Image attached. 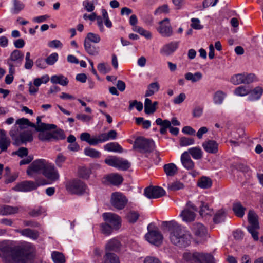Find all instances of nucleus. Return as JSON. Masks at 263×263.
Returning a JSON list of instances; mask_svg holds the SVG:
<instances>
[{
    "label": "nucleus",
    "instance_id": "obj_14",
    "mask_svg": "<svg viewBox=\"0 0 263 263\" xmlns=\"http://www.w3.org/2000/svg\"><path fill=\"white\" fill-rule=\"evenodd\" d=\"M24 54L18 50H14L7 60V64L9 68L15 69V67L20 66L22 63Z\"/></svg>",
    "mask_w": 263,
    "mask_h": 263
},
{
    "label": "nucleus",
    "instance_id": "obj_43",
    "mask_svg": "<svg viewBox=\"0 0 263 263\" xmlns=\"http://www.w3.org/2000/svg\"><path fill=\"white\" fill-rule=\"evenodd\" d=\"M211 179L205 176L201 177L198 181V186L202 189H208L212 186Z\"/></svg>",
    "mask_w": 263,
    "mask_h": 263
},
{
    "label": "nucleus",
    "instance_id": "obj_62",
    "mask_svg": "<svg viewBox=\"0 0 263 263\" xmlns=\"http://www.w3.org/2000/svg\"><path fill=\"white\" fill-rule=\"evenodd\" d=\"M13 12L15 14H17L24 8V5L23 3L17 0H13Z\"/></svg>",
    "mask_w": 263,
    "mask_h": 263
},
{
    "label": "nucleus",
    "instance_id": "obj_29",
    "mask_svg": "<svg viewBox=\"0 0 263 263\" xmlns=\"http://www.w3.org/2000/svg\"><path fill=\"white\" fill-rule=\"evenodd\" d=\"M117 133L115 130H109L108 133H101L99 135V143L107 141L115 140L117 138Z\"/></svg>",
    "mask_w": 263,
    "mask_h": 263
},
{
    "label": "nucleus",
    "instance_id": "obj_15",
    "mask_svg": "<svg viewBox=\"0 0 263 263\" xmlns=\"http://www.w3.org/2000/svg\"><path fill=\"white\" fill-rule=\"evenodd\" d=\"M157 31L163 37H170L173 34L170 20L165 18L159 22Z\"/></svg>",
    "mask_w": 263,
    "mask_h": 263
},
{
    "label": "nucleus",
    "instance_id": "obj_64",
    "mask_svg": "<svg viewBox=\"0 0 263 263\" xmlns=\"http://www.w3.org/2000/svg\"><path fill=\"white\" fill-rule=\"evenodd\" d=\"M170 12V9L168 6L167 4H164L159 7L154 11L155 15H159L162 13L167 14Z\"/></svg>",
    "mask_w": 263,
    "mask_h": 263
},
{
    "label": "nucleus",
    "instance_id": "obj_47",
    "mask_svg": "<svg viewBox=\"0 0 263 263\" xmlns=\"http://www.w3.org/2000/svg\"><path fill=\"white\" fill-rule=\"evenodd\" d=\"M102 16H101L102 18L103 23H104L105 25L108 28H110L112 26V24L111 21L110 20L108 16V14L107 11L104 9H102Z\"/></svg>",
    "mask_w": 263,
    "mask_h": 263
},
{
    "label": "nucleus",
    "instance_id": "obj_42",
    "mask_svg": "<svg viewBox=\"0 0 263 263\" xmlns=\"http://www.w3.org/2000/svg\"><path fill=\"white\" fill-rule=\"evenodd\" d=\"M160 89V85L158 82H154L149 84L147 86L145 96L149 97L158 92Z\"/></svg>",
    "mask_w": 263,
    "mask_h": 263
},
{
    "label": "nucleus",
    "instance_id": "obj_48",
    "mask_svg": "<svg viewBox=\"0 0 263 263\" xmlns=\"http://www.w3.org/2000/svg\"><path fill=\"white\" fill-rule=\"evenodd\" d=\"M258 79L254 73H245L244 72V82L243 84H250L254 82H257Z\"/></svg>",
    "mask_w": 263,
    "mask_h": 263
},
{
    "label": "nucleus",
    "instance_id": "obj_2",
    "mask_svg": "<svg viewBox=\"0 0 263 263\" xmlns=\"http://www.w3.org/2000/svg\"><path fill=\"white\" fill-rule=\"evenodd\" d=\"M163 226L170 232L172 243L179 247L185 248L191 243V235L184 227L174 220L164 221Z\"/></svg>",
    "mask_w": 263,
    "mask_h": 263
},
{
    "label": "nucleus",
    "instance_id": "obj_37",
    "mask_svg": "<svg viewBox=\"0 0 263 263\" xmlns=\"http://www.w3.org/2000/svg\"><path fill=\"white\" fill-rule=\"evenodd\" d=\"M203 77V75L200 72H196L194 73L192 72H187L184 74V78L194 83L200 81Z\"/></svg>",
    "mask_w": 263,
    "mask_h": 263
},
{
    "label": "nucleus",
    "instance_id": "obj_22",
    "mask_svg": "<svg viewBox=\"0 0 263 263\" xmlns=\"http://www.w3.org/2000/svg\"><path fill=\"white\" fill-rule=\"evenodd\" d=\"M248 220L249 225L248 226L247 228L259 229L258 217L253 210H250L249 211Z\"/></svg>",
    "mask_w": 263,
    "mask_h": 263
},
{
    "label": "nucleus",
    "instance_id": "obj_34",
    "mask_svg": "<svg viewBox=\"0 0 263 263\" xmlns=\"http://www.w3.org/2000/svg\"><path fill=\"white\" fill-rule=\"evenodd\" d=\"M232 210L236 216L242 218L245 215L246 208L240 202H236L233 203Z\"/></svg>",
    "mask_w": 263,
    "mask_h": 263
},
{
    "label": "nucleus",
    "instance_id": "obj_32",
    "mask_svg": "<svg viewBox=\"0 0 263 263\" xmlns=\"http://www.w3.org/2000/svg\"><path fill=\"white\" fill-rule=\"evenodd\" d=\"M105 179L107 181L114 185H118L123 181L122 176L117 173L109 174L105 177Z\"/></svg>",
    "mask_w": 263,
    "mask_h": 263
},
{
    "label": "nucleus",
    "instance_id": "obj_3",
    "mask_svg": "<svg viewBox=\"0 0 263 263\" xmlns=\"http://www.w3.org/2000/svg\"><path fill=\"white\" fill-rule=\"evenodd\" d=\"M9 135L14 141V144H19L22 143L31 142L33 140L32 131L27 130L23 132L19 131L16 125H14L9 132Z\"/></svg>",
    "mask_w": 263,
    "mask_h": 263
},
{
    "label": "nucleus",
    "instance_id": "obj_41",
    "mask_svg": "<svg viewBox=\"0 0 263 263\" xmlns=\"http://www.w3.org/2000/svg\"><path fill=\"white\" fill-rule=\"evenodd\" d=\"M250 89L248 87L240 85L236 87L233 91L234 95L238 97H245L249 95Z\"/></svg>",
    "mask_w": 263,
    "mask_h": 263
},
{
    "label": "nucleus",
    "instance_id": "obj_40",
    "mask_svg": "<svg viewBox=\"0 0 263 263\" xmlns=\"http://www.w3.org/2000/svg\"><path fill=\"white\" fill-rule=\"evenodd\" d=\"M163 169L167 176H173L178 172L177 166L172 163L165 164L163 166Z\"/></svg>",
    "mask_w": 263,
    "mask_h": 263
},
{
    "label": "nucleus",
    "instance_id": "obj_28",
    "mask_svg": "<svg viewBox=\"0 0 263 263\" xmlns=\"http://www.w3.org/2000/svg\"><path fill=\"white\" fill-rule=\"evenodd\" d=\"M121 247L120 241L116 238H114L107 241L105 245V251L106 253L109 251H117Z\"/></svg>",
    "mask_w": 263,
    "mask_h": 263
},
{
    "label": "nucleus",
    "instance_id": "obj_49",
    "mask_svg": "<svg viewBox=\"0 0 263 263\" xmlns=\"http://www.w3.org/2000/svg\"><path fill=\"white\" fill-rule=\"evenodd\" d=\"M51 257L54 263H65V262L63 254L59 252L54 251L52 252Z\"/></svg>",
    "mask_w": 263,
    "mask_h": 263
},
{
    "label": "nucleus",
    "instance_id": "obj_46",
    "mask_svg": "<svg viewBox=\"0 0 263 263\" xmlns=\"http://www.w3.org/2000/svg\"><path fill=\"white\" fill-rule=\"evenodd\" d=\"M33 127L35 128V130L39 132L40 133L41 132V131H45L51 129H55L57 126L52 124H46L44 123H41L39 125L35 124V126Z\"/></svg>",
    "mask_w": 263,
    "mask_h": 263
},
{
    "label": "nucleus",
    "instance_id": "obj_20",
    "mask_svg": "<svg viewBox=\"0 0 263 263\" xmlns=\"http://www.w3.org/2000/svg\"><path fill=\"white\" fill-rule=\"evenodd\" d=\"M204 150L208 153L216 154L218 151V143L214 140H206L202 143Z\"/></svg>",
    "mask_w": 263,
    "mask_h": 263
},
{
    "label": "nucleus",
    "instance_id": "obj_8",
    "mask_svg": "<svg viewBox=\"0 0 263 263\" xmlns=\"http://www.w3.org/2000/svg\"><path fill=\"white\" fill-rule=\"evenodd\" d=\"M104 162L107 165L122 171L128 170L130 166L128 160L115 156L107 157Z\"/></svg>",
    "mask_w": 263,
    "mask_h": 263
},
{
    "label": "nucleus",
    "instance_id": "obj_56",
    "mask_svg": "<svg viewBox=\"0 0 263 263\" xmlns=\"http://www.w3.org/2000/svg\"><path fill=\"white\" fill-rule=\"evenodd\" d=\"M38 137L41 141H50L52 140V132L49 130L41 131L39 133Z\"/></svg>",
    "mask_w": 263,
    "mask_h": 263
},
{
    "label": "nucleus",
    "instance_id": "obj_50",
    "mask_svg": "<svg viewBox=\"0 0 263 263\" xmlns=\"http://www.w3.org/2000/svg\"><path fill=\"white\" fill-rule=\"evenodd\" d=\"M104 263H119V258L114 253H106L104 256Z\"/></svg>",
    "mask_w": 263,
    "mask_h": 263
},
{
    "label": "nucleus",
    "instance_id": "obj_1",
    "mask_svg": "<svg viewBox=\"0 0 263 263\" xmlns=\"http://www.w3.org/2000/svg\"><path fill=\"white\" fill-rule=\"evenodd\" d=\"M0 257L6 263H31L34 248L30 243L21 247H14L11 241L5 240L0 243Z\"/></svg>",
    "mask_w": 263,
    "mask_h": 263
},
{
    "label": "nucleus",
    "instance_id": "obj_7",
    "mask_svg": "<svg viewBox=\"0 0 263 263\" xmlns=\"http://www.w3.org/2000/svg\"><path fill=\"white\" fill-rule=\"evenodd\" d=\"M148 232L145 235V239L151 244L156 246H160L163 241V237L158 229L153 223L147 226Z\"/></svg>",
    "mask_w": 263,
    "mask_h": 263
},
{
    "label": "nucleus",
    "instance_id": "obj_13",
    "mask_svg": "<svg viewBox=\"0 0 263 263\" xmlns=\"http://www.w3.org/2000/svg\"><path fill=\"white\" fill-rule=\"evenodd\" d=\"M127 202V199L121 193L115 192L111 194L110 203L114 207L118 210L123 209Z\"/></svg>",
    "mask_w": 263,
    "mask_h": 263
},
{
    "label": "nucleus",
    "instance_id": "obj_5",
    "mask_svg": "<svg viewBox=\"0 0 263 263\" xmlns=\"http://www.w3.org/2000/svg\"><path fill=\"white\" fill-rule=\"evenodd\" d=\"M101 41L100 36L96 33L89 32L87 34L84 41V47L85 51L91 55H97L99 53V48L91 43L97 44Z\"/></svg>",
    "mask_w": 263,
    "mask_h": 263
},
{
    "label": "nucleus",
    "instance_id": "obj_12",
    "mask_svg": "<svg viewBox=\"0 0 263 263\" xmlns=\"http://www.w3.org/2000/svg\"><path fill=\"white\" fill-rule=\"evenodd\" d=\"M66 190L75 194H81L86 192L87 187L81 180H73L68 182L66 185Z\"/></svg>",
    "mask_w": 263,
    "mask_h": 263
},
{
    "label": "nucleus",
    "instance_id": "obj_63",
    "mask_svg": "<svg viewBox=\"0 0 263 263\" xmlns=\"http://www.w3.org/2000/svg\"><path fill=\"white\" fill-rule=\"evenodd\" d=\"M191 22V27L195 30H200L203 28V26L201 25L200 20L197 18H192Z\"/></svg>",
    "mask_w": 263,
    "mask_h": 263
},
{
    "label": "nucleus",
    "instance_id": "obj_61",
    "mask_svg": "<svg viewBox=\"0 0 263 263\" xmlns=\"http://www.w3.org/2000/svg\"><path fill=\"white\" fill-rule=\"evenodd\" d=\"M184 185L181 182L176 181L168 184V189L170 191H175L183 189Z\"/></svg>",
    "mask_w": 263,
    "mask_h": 263
},
{
    "label": "nucleus",
    "instance_id": "obj_26",
    "mask_svg": "<svg viewBox=\"0 0 263 263\" xmlns=\"http://www.w3.org/2000/svg\"><path fill=\"white\" fill-rule=\"evenodd\" d=\"M16 232L20 233L21 235L28 237L32 240H36L39 236V233L37 231L31 230L30 229H16L15 230Z\"/></svg>",
    "mask_w": 263,
    "mask_h": 263
},
{
    "label": "nucleus",
    "instance_id": "obj_16",
    "mask_svg": "<svg viewBox=\"0 0 263 263\" xmlns=\"http://www.w3.org/2000/svg\"><path fill=\"white\" fill-rule=\"evenodd\" d=\"M43 175L50 181V183L57 181L60 177L58 170L53 164L49 162L43 172Z\"/></svg>",
    "mask_w": 263,
    "mask_h": 263
},
{
    "label": "nucleus",
    "instance_id": "obj_58",
    "mask_svg": "<svg viewBox=\"0 0 263 263\" xmlns=\"http://www.w3.org/2000/svg\"><path fill=\"white\" fill-rule=\"evenodd\" d=\"M195 140L192 138L182 137L180 140V145L181 147L187 146L194 144Z\"/></svg>",
    "mask_w": 263,
    "mask_h": 263
},
{
    "label": "nucleus",
    "instance_id": "obj_44",
    "mask_svg": "<svg viewBox=\"0 0 263 263\" xmlns=\"http://www.w3.org/2000/svg\"><path fill=\"white\" fill-rule=\"evenodd\" d=\"M226 97V95L222 91L218 90L213 95V102L216 105L221 104Z\"/></svg>",
    "mask_w": 263,
    "mask_h": 263
},
{
    "label": "nucleus",
    "instance_id": "obj_6",
    "mask_svg": "<svg viewBox=\"0 0 263 263\" xmlns=\"http://www.w3.org/2000/svg\"><path fill=\"white\" fill-rule=\"evenodd\" d=\"M48 161L44 159H39L33 161L28 167L27 174L31 178H35L43 174Z\"/></svg>",
    "mask_w": 263,
    "mask_h": 263
},
{
    "label": "nucleus",
    "instance_id": "obj_24",
    "mask_svg": "<svg viewBox=\"0 0 263 263\" xmlns=\"http://www.w3.org/2000/svg\"><path fill=\"white\" fill-rule=\"evenodd\" d=\"M180 160L183 166L187 170H193L195 166V163L191 158L187 152H183L180 157Z\"/></svg>",
    "mask_w": 263,
    "mask_h": 263
},
{
    "label": "nucleus",
    "instance_id": "obj_9",
    "mask_svg": "<svg viewBox=\"0 0 263 263\" xmlns=\"http://www.w3.org/2000/svg\"><path fill=\"white\" fill-rule=\"evenodd\" d=\"M45 179H36L35 181H26L17 184L13 189L18 192H29L41 185L46 184Z\"/></svg>",
    "mask_w": 263,
    "mask_h": 263
},
{
    "label": "nucleus",
    "instance_id": "obj_39",
    "mask_svg": "<svg viewBox=\"0 0 263 263\" xmlns=\"http://www.w3.org/2000/svg\"><path fill=\"white\" fill-rule=\"evenodd\" d=\"M51 82L53 84H59L62 86H66L68 83L67 78L62 74L53 75L51 77Z\"/></svg>",
    "mask_w": 263,
    "mask_h": 263
},
{
    "label": "nucleus",
    "instance_id": "obj_30",
    "mask_svg": "<svg viewBox=\"0 0 263 263\" xmlns=\"http://www.w3.org/2000/svg\"><path fill=\"white\" fill-rule=\"evenodd\" d=\"M184 152H187L188 155L191 156L195 160H200L203 157V153L199 146L191 147Z\"/></svg>",
    "mask_w": 263,
    "mask_h": 263
},
{
    "label": "nucleus",
    "instance_id": "obj_17",
    "mask_svg": "<svg viewBox=\"0 0 263 263\" xmlns=\"http://www.w3.org/2000/svg\"><path fill=\"white\" fill-rule=\"evenodd\" d=\"M103 218L105 222L110 225L114 230H118L121 224V218L116 214L112 213H105L103 214Z\"/></svg>",
    "mask_w": 263,
    "mask_h": 263
},
{
    "label": "nucleus",
    "instance_id": "obj_27",
    "mask_svg": "<svg viewBox=\"0 0 263 263\" xmlns=\"http://www.w3.org/2000/svg\"><path fill=\"white\" fill-rule=\"evenodd\" d=\"M10 144L11 141L7 137L6 132L4 129H0V152L6 151Z\"/></svg>",
    "mask_w": 263,
    "mask_h": 263
},
{
    "label": "nucleus",
    "instance_id": "obj_53",
    "mask_svg": "<svg viewBox=\"0 0 263 263\" xmlns=\"http://www.w3.org/2000/svg\"><path fill=\"white\" fill-rule=\"evenodd\" d=\"M244 73L236 74L231 77V82L234 85L243 84Z\"/></svg>",
    "mask_w": 263,
    "mask_h": 263
},
{
    "label": "nucleus",
    "instance_id": "obj_38",
    "mask_svg": "<svg viewBox=\"0 0 263 263\" xmlns=\"http://www.w3.org/2000/svg\"><path fill=\"white\" fill-rule=\"evenodd\" d=\"M14 125H16L19 128V131L21 132V130L25 129L29 126L32 127L35 126V124L30 122L26 118H22L17 120Z\"/></svg>",
    "mask_w": 263,
    "mask_h": 263
},
{
    "label": "nucleus",
    "instance_id": "obj_21",
    "mask_svg": "<svg viewBox=\"0 0 263 263\" xmlns=\"http://www.w3.org/2000/svg\"><path fill=\"white\" fill-rule=\"evenodd\" d=\"M83 18L85 20H89L90 21H93L95 20L97 21V25L99 28V30L100 32H104L105 31V28L103 24L102 18L101 16H97L96 13L93 12L90 14H84L83 15Z\"/></svg>",
    "mask_w": 263,
    "mask_h": 263
},
{
    "label": "nucleus",
    "instance_id": "obj_18",
    "mask_svg": "<svg viewBox=\"0 0 263 263\" xmlns=\"http://www.w3.org/2000/svg\"><path fill=\"white\" fill-rule=\"evenodd\" d=\"M165 194L164 190L160 186H149L145 189L144 195L148 198H158Z\"/></svg>",
    "mask_w": 263,
    "mask_h": 263
},
{
    "label": "nucleus",
    "instance_id": "obj_31",
    "mask_svg": "<svg viewBox=\"0 0 263 263\" xmlns=\"http://www.w3.org/2000/svg\"><path fill=\"white\" fill-rule=\"evenodd\" d=\"M263 93V88L261 87L257 86L252 90L250 89L249 97V101H255L259 99Z\"/></svg>",
    "mask_w": 263,
    "mask_h": 263
},
{
    "label": "nucleus",
    "instance_id": "obj_11",
    "mask_svg": "<svg viewBox=\"0 0 263 263\" xmlns=\"http://www.w3.org/2000/svg\"><path fill=\"white\" fill-rule=\"evenodd\" d=\"M197 208L191 201H189L185 205L183 211L180 213V216L183 221L189 222L194 220Z\"/></svg>",
    "mask_w": 263,
    "mask_h": 263
},
{
    "label": "nucleus",
    "instance_id": "obj_25",
    "mask_svg": "<svg viewBox=\"0 0 263 263\" xmlns=\"http://www.w3.org/2000/svg\"><path fill=\"white\" fill-rule=\"evenodd\" d=\"M80 138L81 141L86 142L90 145H97L99 143V135L91 136L89 133L84 132L80 135Z\"/></svg>",
    "mask_w": 263,
    "mask_h": 263
},
{
    "label": "nucleus",
    "instance_id": "obj_52",
    "mask_svg": "<svg viewBox=\"0 0 263 263\" xmlns=\"http://www.w3.org/2000/svg\"><path fill=\"white\" fill-rule=\"evenodd\" d=\"M200 208V210L199 212L201 216H204L211 214L212 209L209 208L206 203L201 201Z\"/></svg>",
    "mask_w": 263,
    "mask_h": 263
},
{
    "label": "nucleus",
    "instance_id": "obj_57",
    "mask_svg": "<svg viewBox=\"0 0 263 263\" xmlns=\"http://www.w3.org/2000/svg\"><path fill=\"white\" fill-rule=\"evenodd\" d=\"M240 17H233L231 18V33H236L238 32Z\"/></svg>",
    "mask_w": 263,
    "mask_h": 263
},
{
    "label": "nucleus",
    "instance_id": "obj_19",
    "mask_svg": "<svg viewBox=\"0 0 263 263\" xmlns=\"http://www.w3.org/2000/svg\"><path fill=\"white\" fill-rule=\"evenodd\" d=\"M192 230L196 237L197 243L200 242L204 239L206 233V230L203 224L200 223H195L193 224Z\"/></svg>",
    "mask_w": 263,
    "mask_h": 263
},
{
    "label": "nucleus",
    "instance_id": "obj_10",
    "mask_svg": "<svg viewBox=\"0 0 263 263\" xmlns=\"http://www.w3.org/2000/svg\"><path fill=\"white\" fill-rule=\"evenodd\" d=\"M134 147L141 153H149L154 149L155 143L152 140L139 137L136 139Z\"/></svg>",
    "mask_w": 263,
    "mask_h": 263
},
{
    "label": "nucleus",
    "instance_id": "obj_36",
    "mask_svg": "<svg viewBox=\"0 0 263 263\" xmlns=\"http://www.w3.org/2000/svg\"><path fill=\"white\" fill-rule=\"evenodd\" d=\"M105 151L109 152L121 153L123 151L122 147L117 142H110L104 145Z\"/></svg>",
    "mask_w": 263,
    "mask_h": 263
},
{
    "label": "nucleus",
    "instance_id": "obj_33",
    "mask_svg": "<svg viewBox=\"0 0 263 263\" xmlns=\"http://www.w3.org/2000/svg\"><path fill=\"white\" fill-rule=\"evenodd\" d=\"M19 208L17 206H11L10 205H0V215H8L17 213Z\"/></svg>",
    "mask_w": 263,
    "mask_h": 263
},
{
    "label": "nucleus",
    "instance_id": "obj_54",
    "mask_svg": "<svg viewBox=\"0 0 263 263\" xmlns=\"http://www.w3.org/2000/svg\"><path fill=\"white\" fill-rule=\"evenodd\" d=\"M101 232L106 235H109L112 232L114 229L107 222L101 223L100 225Z\"/></svg>",
    "mask_w": 263,
    "mask_h": 263
},
{
    "label": "nucleus",
    "instance_id": "obj_55",
    "mask_svg": "<svg viewBox=\"0 0 263 263\" xmlns=\"http://www.w3.org/2000/svg\"><path fill=\"white\" fill-rule=\"evenodd\" d=\"M98 71L102 74L108 73L110 70V67L108 63L102 62L98 64L97 66Z\"/></svg>",
    "mask_w": 263,
    "mask_h": 263
},
{
    "label": "nucleus",
    "instance_id": "obj_60",
    "mask_svg": "<svg viewBox=\"0 0 263 263\" xmlns=\"http://www.w3.org/2000/svg\"><path fill=\"white\" fill-rule=\"evenodd\" d=\"M226 218V213L223 210L218 211L215 214L214 221L215 223H219L224 220Z\"/></svg>",
    "mask_w": 263,
    "mask_h": 263
},
{
    "label": "nucleus",
    "instance_id": "obj_45",
    "mask_svg": "<svg viewBox=\"0 0 263 263\" xmlns=\"http://www.w3.org/2000/svg\"><path fill=\"white\" fill-rule=\"evenodd\" d=\"M84 153L86 156L92 158H99L101 155L99 151L89 147H86L84 149Z\"/></svg>",
    "mask_w": 263,
    "mask_h": 263
},
{
    "label": "nucleus",
    "instance_id": "obj_59",
    "mask_svg": "<svg viewBox=\"0 0 263 263\" xmlns=\"http://www.w3.org/2000/svg\"><path fill=\"white\" fill-rule=\"evenodd\" d=\"M139 217V214L135 211H130L126 215V218L130 223H135Z\"/></svg>",
    "mask_w": 263,
    "mask_h": 263
},
{
    "label": "nucleus",
    "instance_id": "obj_51",
    "mask_svg": "<svg viewBox=\"0 0 263 263\" xmlns=\"http://www.w3.org/2000/svg\"><path fill=\"white\" fill-rule=\"evenodd\" d=\"M49 81V76L48 74H45L42 76L41 78L34 79L33 83L39 88V87L42 84H46Z\"/></svg>",
    "mask_w": 263,
    "mask_h": 263
},
{
    "label": "nucleus",
    "instance_id": "obj_4",
    "mask_svg": "<svg viewBox=\"0 0 263 263\" xmlns=\"http://www.w3.org/2000/svg\"><path fill=\"white\" fill-rule=\"evenodd\" d=\"M183 258L190 263H215L212 255L198 252L186 251L183 253Z\"/></svg>",
    "mask_w": 263,
    "mask_h": 263
},
{
    "label": "nucleus",
    "instance_id": "obj_23",
    "mask_svg": "<svg viewBox=\"0 0 263 263\" xmlns=\"http://www.w3.org/2000/svg\"><path fill=\"white\" fill-rule=\"evenodd\" d=\"M178 42H171L165 44L160 50V53L164 55L168 56L174 52L178 47Z\"/></svg>",
    "mask_w": 263,
    "mask_h": 263
},
{
    "label": "nucleus",
    "instance_id": "obj_35",
    "mask_svg": "<svg viewBox=\"0 0 263 263\" xmlns=\"http://www.w3.org/2000/svg\"><path fill=\"white\" fill-rule=\"evenodd\" d=\"M158 105L157 102H154L152 103V101L146 98L144 102V111L146 114H151L154 113Z\"/></svg>",
    "mask_w": 263,
    "mask_h": 263
}]
</instances>
